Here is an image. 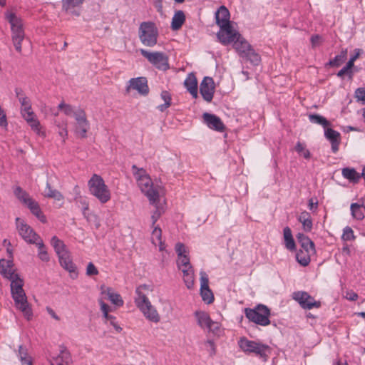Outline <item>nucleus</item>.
Instances as JSON below:
<instances>
[{
  "mask_svg": "<svg viewBox=\"0 0 365 365\" xmlns=\"http://www.w3.org/2000/svg\"><path fill=\"white\" fill-rule=\"evenodd\" d=\"M13 266L12 259H0V273L4 278L11 281V294L16 308L21 311L27 320H31L33 312L23 289L24 282L18 274L11 269Z\"/></svg>",
  "mask_w": 365,
  "mask_h": 365,
  "instance_id": "f257e3e1",
  "label": "nucleus"
},
{
  "mask_svg": "<svg viewBox=\"0 0 365 365\" xmlns=\"http://www.w3.org/2000/svg\"><path fill=\"white\" fill-rule=\"evenodd\" d=\"M132 170L141 192L147 196L151 204L158 202L159 193L153 188L152 180L146 171L143 168H138L135 165L132 166Z\"/></svg>",
  "mask_w": 365,
  "mask_h": 365,
  "instance_id": "f03ea898",
  "label": "nucleus"
},
{
  "mask_svg": "<svg viewBox=\"0 0 365 365\" xmlns=\"http://www.w3.org/2000/svg\"><path fill=\"white\" fill-rule=\"evenodd\" d=\"M5 17L11 24V38L15 49L18 53H21L22 51L21 42L25 36L22 20L14 13L6 12Z\"/></svg>",
  "mask_w": 365,
  "mask_h": 365,
  "instance_id": "7ed1b4c3",
  "label": "nucleus"
},
{
  "mask_svg": "<svg viewBox=\"0 0 365 365\" xmlns=\"http://www.w3.org/2000/svg\"><path fill=\"white\" fill-rule=\"evenodd\" d=\"M88 185L91 193L101 203H106L110 200V190L100 175L94 174L88 180Z\"/></svg>",
  "mask_w": 365,
  "mask_h": 365,
  "instance_id": "20e7f679",
  "label": "nucleus"
},
{
  "mask_svg": "<svg viewBox=\"0 0 365 365\" xmlns=\"http://www.w3.org/2000/svg\"><path fill=\"white\" fill-rule=\"evenodd\" d=\"M138 36L144 46L153 47L158 42V29L154 22L143 21L140 24Z\"/></svg>",
  "mask_w": 365,
  "mask_h": 365,
  "instance_id": "39448f33",
  "label": "nucleus"
},
{
  "mask_svg": "<svg viewBox=\"0 0 365 365\" xmlns=\"http://www.w3.org/2000/svg\"><path fill=\"white\" fill-rule=\"evenodd\" d=\"M245 314L250 322L256 324L263 327L270 324V310L264 304H258L253 309L245 308Z\"/></svg>",
  "mask_w": 365,
  "mask_h": 365,
  "instance_id": "423d86ee",
  "label": "nucleus"
},
{
  "mask_svg": "<svg viewBox=\"0 0 365 365\" xmlns=\"http://www.w3.org/2000/svg\"><path fill=\"white\" fill-rule=\"evenodd\" d=\"M240 348L245 353H254L267 361L268 359L267 351L270 347L267 345L255 341L248 340L245 337L240 338L238 341Z\"/></svg>",
  "mask_w": 365,
  "mask_h": 365,
  "instance_id": "0eeeda50",
  "label": "nucleus"
},
{
  "mask_svg": "<svg viewBox=\"0 0 365 365\" xmlns=\"http://www.w3.org/2000/svg\"><path fill=\"white\" fill-rule=\"evenodd\" d=\"M141 55L148 59L157 69L167 71L170 68L168 57L163 52H149L145 49H140Z\"/></svg>",
  "mask_w": 365,
  "mask_h": 365,
  "instance_id": "6e6552de",
  "label": "nucleus"
},
{
  "mask_svg": "<svg viewBox=\"0 0 365 365\" xmlns=\"http://www.w3.org/2000/svg\"><path fill=\"white\" fill-rule=\"evenodd\" d=\"M219 27L220 30L217 33V38L224 46H227L232 43H233L237 38H239L242 36L237 30L233 29L232 23L222 25Z\"/></svg>",
  "mask_w": 365,
  "mask_h": 365,
  "instance_id": "1a4fd4ad",
  "label": "nucleus"
},
{
  "mask_svg": "<svg viewBox=\"0 0 365 365\" xmlns=\"http://www.w3.org/2000/svg\"><path fill=\"white\" fill-rule=\"evenodd\" d=\"M76 120L74 125V132L81 138L87 136V132L90 128V123L87 119L86 112L82 108H78L74 113Z\"/></svg>",
  "mask_w": 365,
  "mask_h": 365,
  "instance_id": "9d476101",
  "label": "nucleus"
},
{
  "mask_svg": "<svg viewBox=\"0 0 365 365\" xmlns=\"http://www.w3.org/2000/svg\"><path fill=\"white\" fill-rule=\"evenodd\" d=\"M16 225L19 234L26 242L34 244L38 240H40L38 235L21 218H16Z\"/></svg>",
  "mask_w": 365,
  "mask_h": 365,
  "instance_id": "9b49d317",
  "label": "nucleus"
},
{
  "mask_svg": "<svg viewBox=\"0 0 365 365\" xmlns=\"http://www.w3.org/2000/svg\"><path fill=\"white\" fill-rule=\"evenodd\" d=\"M293 299L296 300L304 309H312L321 307V302L316 301L314 298L307 292L298 291L294 292Z\"/></svg>",
  "mask_w": 365,
  "mask_h": 365,
  "instance_id": "f8f14e48",
  "label": "nucleus"
},
{
  "mask_svg": "<svg viewBox=\"0 0 365 365\" xmlns=\"http://www.w3.org/2000/svg\"><path fill=\"white\" fill-rule=\"evenodd\" d=\"M126 87V93H128L130 89L136 90L140 95L147 96L149 93L148 80L145 77H138L130 79Z\"/></svg>",
  "mask_w": 365,
  "mask_h": 365,
  "instance_id": "ddd939ff",
  "label": "nucleus"
},
{
  "mask_svg": "<svg viewBox=\"0 0 365 365\" xmlns=\"http://www.w3.org/2000/svg\"><path fill=\"white\" fill-rule=\"evenodd\" d=\"M215 83L213 78L205 76L200 86V92L203 99L207 102H211L215 93Z\"/></svg>",
  "mask_w": 365,
  "mask_h": 365,
  "instance_id": "4468645a",
  "label": "nucleus"
},
{
  "mask_svg": "<svg viewBox=\"0 0 365 365\" xmlns=\"http://www.w3.org/2000/svg\"><path fill=\"white\" fill-rule=\"evenodd\" d=\"M200 295L202 300L207 304H211L214 301V295L209 287V279L207 274L200 272Z\"/></svg>",
  "mask_w": 365,
  "mask_h": 365,
  "instance_id": "2eb2a0df",
  "label": "nucleus"
},
{
  "mask_svg": "<svg viewBox=\"0 0 365 365\" xmlns=\"http://www.w3.org/2000/svg\"><path fill=\"white\" fill-rule=\"evenodd\" d=\"M204 122L211 129L222 132L225 129V125L221 119L211 113H205L202 115Z\"/></svg>",
  "mask_w": 365,
  "mask_h": 365,
  "instance_id": "dca6fc26",
  "label": "nucleus"
},
{
  "mask_svg": "<svg viewBox=\"0 0 365 365\" xmlns=\"http://www.w3.org/2000/svg\"><path fill=\"white\" fill-rule=\"evenodd\" d=\"M148 291L149 287L146 284L140 285L135 290L137 296L135 298V302L140 309L150 303L147 297V292Z\"/></svg>",
  "mask_w": 365,
  "mask_h": 365,
  "instance_id": "f3484780",
  "label": "nucleus"
},
{
  "mask_svg": "<svg viewBox=\"0 0 365 365\" xmlns=\"http://www.w3.org/2000/svg\"><path fill=\"white\" fill-rule=\"evenodd\" d=\"M58 260L61 266L71 274L73 279L77 277L76 266L72 261L70 252L60 255Z\"/></svg>",
  "mask_w": 365,
  "mask_h": 365,
  "instance_id": "a211bd4d",
  "label": "nucleus"
},
{
  "mask_svg": "<svg viewBox=\"0 0 365 365\" xmlns=\"http://www.w3.org/2000/svg\"><path fill=\"white\" fill-rule=\"evenodd\" d=\"M324 136L331 143V151L336 153L339 150L341 143L340 133L332 128H327L324 130Z\"/></svg>",
  "mask_w": 365,
  "mask_h": 365,
  "instance_id": "6ab92c4d",
  "label": "nucleus"
},
{
  "mask_svg": "<svg viewBox=\"0 0 365 365\" xmlns=\"http://www.w3.org/2000/svg\"><path fill=\"white\" fill-rule=\"evenodd\" d=\"M85 0H61L62 10L76 16L80 15L78 10L81 6Z\"/></svg>",
  "mask_w": 365,
  "mask_h": 365,
  "instance_id": "aec40b11",
  "label": "nucleus"
},
{
  "mask_svg": "<svg viewBox=\"0 0 365 365\" xmlns=\"http://www.w3.org/2000/svg\"><path fill=\"white\" fill-rule=\"evenodd\" d=\"M195 316L197 318V324L202 329H212V325L217 326V322H213L209 314L205 312L196 311L195 312Z\"/></svg>",
  "mask_w": 365,
  "mask_h": 365,
  "instance_id": "412c9836",
  "label": "nucleus"
},
{
  "mask_svg": "<svg viewBox=\"0 0 365 365\" xmlns=\"http://www.w3.org/2000/svg\"><path fill=\"white\" fill-rule=\"evenodd\" d=\"M230 14L227 8L225 6H221L215 12L216 24L218 26L230 24L231 21Z\"/></svg>",
  "mask_w": 365,
  "mask_h": 365,
  "instance_id": "4be33fe9",
  "label": "nucleus"
},
{
  "mask_svg": "<svg viewBox=\"0 0 365 365\" xmlns=\"http://www.w3.org/2000/svg\"><path fill=\"white\" fill-rule=\"evenodd\" d=\"M297 240L301 246L300 250H304L306 252L311 253L316 252L314 243L309 237L303 233H298L297 235Z\"/></svg>",
  "mask_w": 365,
  "mask_h": 365,
  "instance_id": "5701e85b",
  "label": "nucleus"
},
{
  "mask_svg": "<svg viewBox=\"0 0 365 365\" xmlns=\"http://www.w3.org/2000/svg\"><path fill=\"white\" fill-rule=\"evenodd\" d=\"M71 361L70 352L64 346H60V353L57 356L52 357L50 363L51 365H57L58 364H68Z\"/></svg>",
  "mask_w": 365,
  "mask_h": 365,
  "instance_id": "b1692460",
  "label": "nucleus"
},
{
  "mask_svg": "<svg viewBox=\"0 0 365 365\" xmlns=\"http://www.w3.org/2000/svg\"><path fill=\"white\" fill-rule=\"evenodd\" d=\"M101 294L106 295L113 304L120 307L123 304V301L120 297V295L118 293H114L112 292V288L106 287L105 286H101Z\"/></svg>",
  "mask_w": 365,
  "mask_h": 365,
  "instance_id": "393cba45",
  "label": "nucleus"
},
{
  "mask_svg": "<svg viewBox=\"0 0 365 365\" xmlns=\"http://www.w3.org/2000/svg\"><path fill=\"white\" fill-rule=\"evenodd\" d=\"M184 85L192 97L196 98L197 97V81L193 73L187 75Z\"/></svg>",
  "mask_w": 365,
  "mask_h": 365,
  "instance_id": "a878e982",
  "label": "nucleus"
},
{
  "mask_svg": "<svg viewBox=\"0 0 365 365\" xmlns=\"http://www.w3.org/2000/svg\"><path fill=\"white\" fill-rule=\"evenodd\" d=\"M245 61H249L253 66H258L261 62V57L252 46L247 52L242 51V56H240Z\"/></svg>",
  "mask_w": 365,
  "mask_h": 365,
  "instance_id": "bb28decb",
  "label": "nucleus"
},
{
  "mask_svg": "<svg viewBox=\"0 0 365 365\" xmlns=\"http://www.w3.org/2000/svg\"><path fill=\"white\" fill-rule=\"evenodd\" d=\"M140 310L143 313L146 319L150 322L158 323L160 319L159 314L151 303L141 308Z\"/></svg>",
  "mask_w": 365,
  "mask_h": 365,
  "instance_id": "cd10ccee",
  "label": "nucleus"
},
{
  "mask_svg": "<svg viewBox=\"0 0 365 365\" xmlns=\"http://www.w3.org/2000/svg\"><path fill=\"white\" fill-rule=\"evenodd\" d=\"M51 245L53 246L58 257L69 252L65 243L56 236H53L51 238Z\"/></svg>",
  "mask_w": 365,
  "mask_h": 365,
  "instance_id": "c85d7f7f",
  "label": "nucleus"
},
{
  "mask_svg": "<svg viewBox=\"0 0 365 365\" xmlns=\"http://www.w3.org/2000/svg\"><path fill=\"white\" fill-rule=\"evenodd\" d=\"M41 222H46V216L42 213L39 204L34 200H32L29 203L26 205Z\"/></svg>",
  "mask_w": 365,
  "mask_h": 365,
  "instance_id": "c756f323",
  "label": "nucleus"
},
{
  "mask_svg": "<svg viewBox=\"0 0 365 365\" xmlns=\"http://www.w3.org/2000/svg\"><path fill=\"white\" fill-rule=\"evenodd\" d=\"M251 47L250 43L242 36L233 43V48L240 57L242 56V51L247 52Z\"/></svg>",
  "mask_w": 365,
  "mask_h": 365,
  "instance_id": "7c9ffc66",
  "label": "nucleus"
},
{
  "mask_svg": "<svg viewBox=\"0 0 365 365\" xmlns=\"http://www.w3.org/2000/svg\"><path fill=\"white\" fill-rule=\"evenodd\" d=\"M342 176L353 183H357L360 178L361 175L356 171L354 168H344L341 170Z\"/></svg>",
  "mask_w": 365,
  "mask_h": 365,
  "instance_id": "2f4dec72",
  "label": "nucleus"
},
{
  "mask_svg": "<svg viewBox=\"0 0 365 365\" xmlns=\"http://www.w3.org/2000/svg\"><path fill=\"white\" fill-rule=\"evenodd\" d=\"M185 21V15L181 10L177 11L171 23V29L173 31L179 30Z\"/></svg>",
  "mask_w": 365,
  "mask_h": 365,
  "instance_id": "473e14b6",
  "label": "nucleus"
},
{
  "mask_svg": "<svg viewBox=\"0 0 365 365\" xmlns=\"http://www.w3.org/2000/svg\"><path fill=\"white\" fill-rule=\"evenodd\" d=\"M298 220L302 224L305 232H310L312 229L313 223L311 215L307 211H303L298 217Z\"/></svg>",
  "mask_w": 365,
  "mask_h": 365,
  "instance_id": "72a5a7b5",
  "label": "nucleus"
},
{
  "mask_svg": "<svg viewBox=\"0 0 365 365\" xmlns=\"http://www.w3.org/2000/svg\"><path fill=\"white\" fill-rule=\"evenodd\" d=\"M283 234L285 247L290 251L295 250L296 245L291 229L289 227H285L283 230Z\"/></svg>",
  "mask_w": 365,
  "mask_h": 365,
  "instance_id": "f704fd0d",
  "label": "nucleus"
},
{
  "mask_svg": "<svg viewBox=\"0 0 365 365\" xmlns=\"http://www.w3.org/2000/svg\"><path fill=\"white\" fill-rule=\"evenodd\" d=\"M17 356L22 365H33L31 357L28 354V349L26 346L20 345L17 351Z\"/></svg>",
  "mask_w": 365,
  "mask_h": 365,
  "instance_id": "c9c22d12",
  "label": "nucleus"
},
{
  "mask_svg": "<svg viewBox=\"0 0 365 365\" xmlns=\"http://www.w3.org/2000/svg\"><path fill=\"white\" fill-rule=\"evenodd\" d=\"M315 253L306 252L304 250H299L296 254L297 261L302 266L306 267L310 262L311 256Z\"/></svg>",
  "mask_w": 365,
  "mask_h": 365,
  "instance_id": "e433bc0d",
  "label": "nucleus"
},
{
  "mask_svg": "<svg viewBox=\"0 0 365 365\" xmlns=\"http://www.w3.org/2000/svg\"><path fill=\"white\" fill-rule=\"evenodd\" d=\"M309 119L311 123L321 125L325 129L331 125V123L326 118L317 113L309 114Z\"/></svg>",
  "mask_w": 365,
  "mask_h": 365,
  "instance_id": "4c0bfd02",
  "label": "nucleus"
},
{
  "mask_svg": "<svg viewBox=\"0 0 365 365\" xmlns=\"http://www.w3.org/2000/svg\"><path fill=\"white\" fill-rule=\"evenodd\" d=\"M14 192L16 197L25 205L33 200L29 196V193L24 190L21 187H16Z\"/></svg>",
  "mask_w": 365,
  "mask_h": 365,
  "instance_id": "58836bf2",
  "label": "nucleus"
},
{
  "mask_svg": "<svg viewBox=\"0 0 365 365\" xmlns=\"http://www.w3.org/2000/svg\"><path fill=\"white\" fill-rule=\"evenodd\" d=\"M43 195L46 197L53 198L56 200H61L63 198L62 194L59 191L51 188L48 182H46V187Z\"/></svg>",
  "mask_w": 365,
  "mask_h": 365,
  "instance_id": "ea45409f",
  "label": "nucleus"
},
{
  "mask_svg": "<svg viewBox=\"0 0 365 365\" xmlns=\"http://www.w3.org/2000/svg\"><path fill=\"white\" fill-rule=\"evenodd\" d=\"M347 49H343L340 54L336 56L333 59L330 60L328 63L331 67H339L346 59Z\"/></svg>",
  "mask_w": 365,
  "mask_h": 365,
  "instance_id": "a19ab883",
  "label": "nucleus"
},
{
  "mask_svg": "<svg viewBox=\"0 0 365 365\" xmlns=\"http://www.w3.org/2000/svg\"><path fill=\"white\" fill-rule=\"evenodd\" d=\"M38 249V257L43 262H48L49 261V256L46 250L45 245L43 244V242L42 240H38L36 241V243H35Z\"/></svg>",
  "mask_w": 365,
  "mask_h": 365,
  "instance_id": "79ce46f5",
  "label": "nucleus"
},
{
  "mask_svg": "<svg viewBox=\"0 0 365 365\" xmlns=\"http://www.w3.org/2000/svg\"><path fill=\"white\" fill-rule=\"evenodd\" d=\"M351 211L352 216L356 220H362L364 217L362 206L358 203H352L351 205Z\"/></svg>",
  "mask_w": 365,
  "mask_h": 365,
  "instance_id": "37998d69",
  "label": "nucleus"
},
{
  "mask_svg": "<svg viewBox=\"0 0 365 365\" xmlns=\"http://www.w3.org/2000/svg\"><path fill=\"white\" fill-rule=\"evenodd\" d=\"M19 102L21 106V113L25 111H30L31 109V103L30 99L27 96H21L19 97Z\"/></svg>",
  "mask_w": 365,
  "mask_h": 365,
  "instance_id": "c03bdc74",
  "label": "nucleus"
},
{
  "mask_svg": "<svg viewBox=\"0 0 365 365\" xmlns=\"http://www.w3.org/2000/svg\"><path fill=\"white\" fill-rule=\"evenodd\" d=\"M58 108L60 110H63V113L66 115H72L74 117V113L76 112V110H74L73 108L69 104H65L63 102L61 103Z\"/></svg>",
  "mask_w": 365,
  "mask_h": 365,
  "instance_id": "a18cd8bd",
  "label": "nucleus"
},
{
  "mask_svg": "<svg viewBox=\"0 0 365 365\" xmlns=\"http://www.w3.org/2000/svg\"><path fill=\"white\" fill-rule=\"evenodd\" d=\"M352 67L348 66L346 63L345 66H344L338 73L337 76L339 78H343L344 75H347L349 79L352 78L354 72L352 71Z\"/></svg>",
  "mask_w": 365,
  "mask_h": 365,
  "instance_id": "49530a36",
  "label": "nucleus"
},
{
  "mask_svg": "<svg viewBox=\"0 0 365 365\" xmlns=\"http://www.w3.org/2000/svg\"><path fill=\"white\" fill-rule=\"evenodd\" d=\"M296 151L304 158L309 159L310 158V152L305 149L304 145L300 142H298L295 146Z\"/></svg>",
  "mask_w": 365,
  "mask_h": 365,
  "instance_id": "de8ad7c7",
  "label": "nucleus"
},
{
  "mask_svg": "<svg viewBox=\"0 0 365 365\" xmlns=\"http://www.w3.org/2000/svg\"><path fill=\"white\" fill-rule=\"evenodd\" d=\"M354 98L357 101H361L363 105H365V88H356L354 92Z\"/></svg>",
  "mask_w": 365,
  "mask_h": 365,
  "instance_id": "09e8293b",
  "label": "nucleus"
},
{
  "mask_svg": "<svg viewBox=\"0 0 365 365\" xmlns=\"http://www.w3.org/2000/svg\"><path fill=\"white\" fill-rule=\"evenodd\" d=\"M177 264L178 268H181L182 267L192 266L190 262V258L187 254L178 257Z\"/></svg>",
  "mask_w": 365,
  "mask_h": 365,
  "instance_id": "8fccbe9b",
  "label": "nucleus"
},
{
  "mask_svg": "<svg viewBox=\"0 0 365 365\" xmlns=\"http://www.w3.org/2000/svg\"><path fill=\"white\" fill-rule=\"evenodd\" d=\"M342 239L345 241H350L355 238L354 235V231L350 227H346L344 229Z\"/></svg>",
  "mask_w": 365,
  "mask_h": 365,
  "instance_id": "3c124183",
  "label": "nucleus"
},
{
  "mask_svg": "<svg viewBox=\"0 0 365 365\" xmlns=\"http://www.w3.org/2000/svg\"><path fill=\"white\" fill-rule=\"evenodd\" d=\"M162 237V230L161 229L157 226L153 227V230L152 232V242L155 245H156L155 241H158L161 240Z\"/></svg>",
  "mask_w": 365,
  "mask_h": 365,
  "instance_id": "603ef678",
  "label": "nucleus"
},
{
  "mask_svg": "<svg viewBox=\"0 0 365 365\" xmlns=\"http://www.w3.org/2000/svg\"><path fill=\"white\" fill-rule=\"evenodd\" d=\"M105 318L118 332H120L122 331V328L117 324L116 319L114 316L108 314V317H105Z\"/></svg>",
  "mask_w": 365,
  "mask_h": 365,
  "instance_id": "864d4df0",
  "label": "nucleus"
},
{
  "mask_svg": "<svg viewBox=\"0 0 365 365\" xmlns=\"http://www.w3.org/2000/svg\"><path fill=\"white\" fill-rule=\"evenodd\" d=\"M58 127V134L60 136H61L63 140V141L65 142V140L68 135V130H67V123L64 122L63 123L62 125H57Z\"/></svg>",
  "mask_w": 365,
  "mask_h": 365,
  "instance_id": "5fc2aeb1",
  "label": "nucleus"
},
{
  "mask_svg": "<svg viewBox=\"0 0 365 365\" xmlns=\"http://www.w3.org/2000/svg\"><path fill=\"white\" fill-rule=\"evenodd\" d=\"M205 345L207 346V351L210 356H213L216 354V346L212 340H207L205 342Z\"/></svg>",
  "mask_w": 365,
  "mask_h": 365,
  "instance_id": "6e6d98bb",
  "label": "nucleus"
},
{
  "mask_svg": "<svg viewBox=\"0 0 365 365\" xmlns=\"http://www.w3.org/2000/svg\"><path fill=\"white\" fill-rule=\"evenodd\" d=\"M183 281L185 284V286L187 289H191L194 286V273L191 274H188V276H185L183 277Z\"/></svg>",
  "mask_w": 365,
  "mask_h": 365,
  "instance_id": "4d7b16f0",
  "label": "nucleus"
},
{
  "mask_svg": "<svg viewBox=\"0 0 365 365\" xmlns=\"http://www.w3.org/2000/svg\"><path fill=\"white\" fill-rule=\"evenodd\" d=\"M86 274L88 276H94L98 274V269L92 262H89L87 265Z\"/></svg>",
  "mask_w": 365,
  "mask_h": 365,
  "instance_id": "13d9d810",
  "label": "nucleus"
},
{
  "mask_svg": "<svg viewBox=\"0 0 365 365\" xmlns=\"http://www.w3.org/2000/svg\"><path fill=\"white\" fill-rule=\"evenodd\" d=\"M163 212L162 210L158 207H156L155 210L153 212L151 220H152V227H154L155 224L158 221V220L160 217Z\"/></svg>",
  "mask_w": 365,
  "mask_h": 365,
  "instance_id": "bf43d9fd",
  "label": "nucleus"
},
{
  "mask_svg": "<svg viewBox=\"0 0 365 365\" xmlns=\"http://www.w3.org/2000/svg\"><path fill=\"white\" fill-rule=\"evenodd\" d=\"M175 252L178 254V256H182L186 255L187 250L184 244L178 242L175 245Z\"/></svg>",
  "mask_w": 365,
  "mask_h": 365,
  "instance_id": "052dcab7",
  "label": "nucleus"
},
{
  "mask_svg": "<svg viewBox=\"0 0 365 365\" xmlns=\"http://www.w3.org/2000/svg\"><path fill=\"white\" fill-rule=\"evenodd\" d=\"M354 51L355 54L351 56L349 61L346 63L348 66H351L352 68L354 66V61L359 57L361 50L359 48H356Z\"/></svg>",
  "mask_w": 365,
  "mask_h": 365,
  "instance_id": "680f3d73",
  "label": "nucleus"
},
{
  "mask_svg": "<svg viewBox=\"0 0 365 365\" xmlns=\"http://www.w3.org/2000/svg\"><path fill=\"white\" fill-rule=\"evenodd\" d=\"M152 3L157 11L162 15L163 14V0H152Z\"/></svg>",
  "mask_w": 365,
  "mask_h": 365,
  "instance_id": "e2e57ef3",
  "label": "nucleus"
},
{
  "mask_svg": "<svg viewBox=\"0 0 365 365\" xmlns=\"http://www.w3.org/2000/svg\"><path fill=\"white\" fill-rule=\"evenodd\" d=\"M318 207V200L315 198H310L308 202V207L312 211L315 212Z\"/></svg>",
  "mask_w": 365,
  "mask_h": 365,
  "instance_id": "0e129e2a",
  "label": "nucleus"
},
{
  "mask_svg": "<svg viewBox=\"0 0 365 365\" xmlns=\"http://www.w3.org/2000/svg\"><path fill=\"white\" fill-rule=\"evenodd\" d=\"M322 38V36L319 34L312 35L310 39L312 47H316L317 46L319 45Z\"/></svg>",
  "mask_w": 365,
  "mask_h": 365,
  "instance_id": "69168bd1",
  "label": "nucleus"
},
{
  "mask_svg": "<svg viewBox=\"0 0 365 365\" xmlns=\"http://www.w3.org/2000/svg\"><path fill=\"white\" fill-rule=\"evenodd\" d=\"M27 123L29 124V125L31 126L32 130H34V131H37V132L39 131L40 123L37 120V118H34L33 120H31V121H29Z\"/></svg>",
  "mask_w": 365,
  "mask_h": 365,
  "instance_id": "338daca9",
  "label": "nucleus"
},
{
  "mask_svg": "<svg viewBox=\"0 0 365 365\" xmlns=\"http://www.w3.org/2000/svg\"><path fill=\"white\" fill-rule=\"evenodd\" d=\"M160 96L165 103H170V105H171V95L168 91H163L161 92Z\"/></svg>",
  "mask_w": 365,
  "mask_h": 365,
  "instance_id": "774afa93",
  "label": "nucleus"
}]
</instances>
